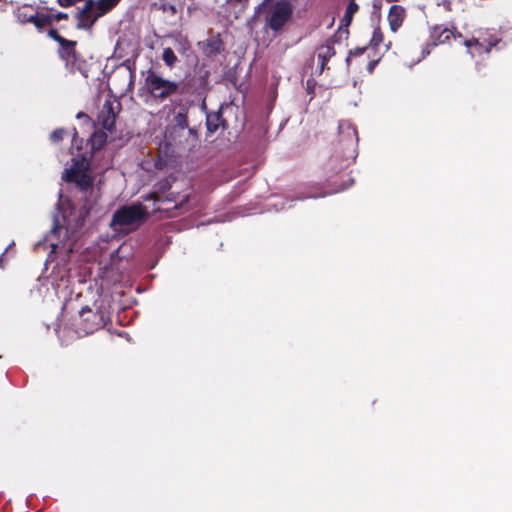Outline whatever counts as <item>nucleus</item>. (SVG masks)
I'll return each mask as SVG.
<instances>
[{
  "mask_svg": "<svg viewBox=\"0 0 512 512\" xmlns=\"http://www.w3.org/2000/svg\"><path fill=\"white\" fill-rule=\"evenodd\" d=\"M58 210L59 214L54 217V227L46 242L49 243L53 255L66 256L76 247L78 233L89 208L85 205L82 209H76L68 198L60 195Z\"/></svg>",
  "mask_w": 512,
  "mask_h": 512,
  "instance_id": "1",
  "label": "nucleus"
},
{
  "mask_svg": "<svg viewBox=\"0 0 512 512\" xmlns=\"http://www.w3.org/2000/svg\"><path fill=\"white\" fill-rule=\"evenodd\" d=\"M159 210L157 199L150 197L143 204L127 205L114 213L111 227L114 231L128 233L135 230L151 213Z\"/></svg>",
  "mask_w": 512,
  "mask_h": 512,
  "instance_id": "2",
  "label": "nucleus"
},
{
  "mask_svg": "<svg viewBox=\"0 0 512 512\" xmlns=\"http://www.w3.org/2000/svg\"><path fill=\"white\" fill-rule=\"evenodd\" d=\"M194 137L193 129L188 128L187 114L178 112L174 115L172 123L167 125L162 137L165 154L168 156L180 155L186 151L189 139Z\"/></svg>",
  "mask_w": 512,
  "mask_h": 512,
  "instance_id": "3",
  "label": "nucleus"
},
{
  "mask_svg": "<svg viewBox=\"0 0 512 512\" xmlns=\"http://www.w3.org/2000/svg\"><path fill=\"white\" fill-rule=\"evenodd\" d=\"M173 186L167 187L162 181V219L176 217L188 211V200L191 195L190 189L179 192L177 189L170 191Z\"/></svg>",
  "mask_w": 512,
  "mask_h": 512,
  "instance_id": "4",
  "label": "nucleus"
},
{
  "mask_svg": "<svg viewBox=\"0 0 512 512\" xmlns=\"http://www.w3.org/2000/svg\"><path fill=\"white\" fill-rule=\"evenodd\" d=\"M62 179L67 183H73L82 192L90 194L97 198V193L93 188V179L89 172V162L87 159L73 160L72 165L63 172Z\"/></svg>",
  "mask_w": 512,
  "mask_h": 512,
  "instance_id": "5",
  "label": "nucleus"
},
{
  "mask_svg": "<svg viewBox=\"0 0 512 512\" xmlns=\"http://www.w3.org/2000/svg\"><path fill=\"white\" fill-rule=\"evenodd\" d=\"M115 6V0H86L84 7L77 14V28L90 29L100 17Z\"/></svg>",
  "mask_w": 512,
  "mask_h": 512,
  "instance_id": "6",
  "label": "nucleus"
},
{
  "mask_svg": "<svg viewBox=\"0 0 512 512\" xmlns=\"http://www.w3.org/2000/svg\"><path fill=\"white\" fill-rule=\"evenodd\" d=\"M502 38L500 34L494 29H486L479 31L476 37L470 40H465L464 44L468 48L472 56L475 54L481 55L489 53L492 47H496Z\"/></svg>",
  "mask_w": 512,
  "mask_h": 512,
  "instance_id": "7",
  "label": "nucleus"
},
{
  "mask_svg": "<svg viewBox=\"0 0 512 512\" xmlns=\"http://www.w3.org/2000/svg\"><path fill=\"white\" fill-rule=\"evenodd\" d=\"M293 15V6L289 1L281 0L275 2L266 20L267 26L274 32H279L289 22Z\"/></svg>",
  "mask_w": 512,
  "mask_h": 512,
  "instance_id": "8",
  "label": "nucleus"
},
{
  "mask_svg": "<svg viewBox=\"0 0 512 512\" xmlns=\"http://www.w3.org/2000/svg\"><path fill=\"white\" fill-rule=\"evenodd\" d=\"M341 39L342 38H339V35L335 33L333 36L329 37L324 44L316 47L315 55L317 57L319 74H322L326 69L329 70L327 64L330 59L336 55L334 46L337 42L341 41Z\"/></svg>",
  "mask_w": 512,
  "mask_h": 512,
  "instance_id": "9",
  "label": "nucleus"
},
{
  "mask_svg": "<svg viewBox=\"0 0 512 512\" xmlns=\"http://www.w3.org/2000/svg\"><path fill=\"white\" fill-rule=\"evenodd\" d=\"M49 280L56 293L66 294L69 292L70 276L65 265L58 263L56 267H54Z\"/></svg>",
  "mask_w": 512,
  "mask_h": 512,
  "instance_id": "10",
  "label": "nucleus"
},
{
  "mask_svg": "<svg viewBox=\"0 0 512 512\" xmlns=\"http://www.w3.org/2000/svg\"><path fill=\"white\" fill-rule=\"evenodd\" d=\"M160 76L155 72H148L143 88V97L147 103L151 105L158 104V98L160 97Z\"/></svg>",
  "mask_w": 512,
  "mask_h": 512,
  "instance_id": "11",
  "label": "nucleus"
},
{
  "mask_svg": "<svg viewBox=\"0 0 512 512\" xmlns=\"http://www.w3.org/2000/svg\"><path fill=\"white\" fill-rule=\"evenodd\" d=\"M455 32L452 29L444 27L442 25H436L433 27L429 42L427 43V54L430 53V49L438 45L449 43L451 38H455Z\"/></svg>",
  "mask_w": 512,
  "mask_h": 512,
  "instance_id": "12",
  "label": "nucleus"
},
{
  "mask_svg": "<svg viewBox=\"0 0 512 512\" xmlns=\"http://www.w3.org/2000/svg\"><path fill=\"white\" fill-rule=\"evenodd\" d=\"M359 11V5L356 3L355 0H349V3L347 5V8L345 10V13L340 21V26L335 32L337 35H339V38H345L347 39L349 36V29L348 27L351 25L353 21L354 15Z\"/></svg>",
  "mask_w": 512,
  "mask_h": 512,
  "instance_id": "13",
  "label": "nucleus"
},
{
  "mask_svg": "<svg viewBox=\"0 0 512 512\" xmlns=\"http://www.w3.org/2000/svg\"><path fill=\"white\" fill-rule=\"evenodd\" d=\"M188 48L189 44L185 39H176L174 49L171 47H165L163 49L162 60L168 67L172 68L178 62L175 51L179 54H184Z\"/></svg>",
  "mask_w": 512,
  "mask_h": 512,
  "instance_id": "14",
  "label": "nucleus"
},
{
  "mask_svg": "<svg viewBox=\"0 0 512 512\" xmlns=\"http://www.w3.org/2000/svg\"><path fill=\"white\" fill-rule=\"evenodd\" d=\"M406 16L407 12L403 6L393 4L390 7L387 20L389 23V28L393 33H396L400 29Z\"/></svg>",
  "mask_w": 512,
  "mask_h": 512,
  "instance_id": "15",
  "label": "nucleus"
},
{
  "mask_svg": "<svg viewBox=\"0 0 512 512\" xmlns=\"http://www.w3.org/2000/svg\"><path fill=\"white\" fill-rule=\"evenodd\" d=\"M98 122L107 131H112L115 124V113L113 110L112 103L107 100L103 104L102 110L98 115Z\"/></svg>",
  "mask_w": 512,
  "mask_h": 512,
  "instance_id": "16",
  "label": "nucleus"
},
{
  "mask_svg": "<svg viewBox=\"0 0 512 512\" xmlns=\"http://www.w3.org/2000/svg\"><path fill=\"white\" fill-rule=\"evenodd\" d=\"M220 126L226 128V121L223 119L221 111L207 114L206 127L209 133H215Z\"/></svg>",
  "mask_w": 512,
  "mask_h": 512,
  "instance_id": "17",
  "label": "nucleus"
},
{
  "mask_svg": "<svg viewBox=\"0 0 512 512\" xmlns=\"http://www.w3.org/2000/svg\"><path fill=\"white\" fill-rule=\"evenodd\" d=\"M384 40V34L380 26H376L373 30L372 37L368 43L371 49L376 50Z\"/></svg>",
  "mask_w": 512,
  "mask_h": 512,
  "instance_id": "18",
  "label": "nucleus"
},
{
  "mask_svg": "<svg viewBox=\"0 0 512 512\" xmlns=\"http://www.w3.org/2000/svg\"><path fill=\"white\" fill-rule=\"evenodd\" d=\"M106 140H107V135L105 132L96 131L90 139L92 149H100L103 146V144L106 142Z\"/></svg>",
  "mask_w": 512,
  "mask_h": 512,
  "instance_id": "19",
  "label": "nucleus"
},
{
  "mask_svg": "<svg viewBox=\"0 0 512 512\" xmlns=\"http://www.w3.org/2000/svg\"><path fill=\"white\" fill-rule=\"evenodd\" d=\"M178 91V84L162 78V98Z\"/></svg>",
  "mask_w": 512,
  "mask_h": 512,
  "instance_id": "20",
  "label": "nucleus"
},
{
  "mask_svg": "<svg viewBox=\"0 0 512 512\" xmlns=\"http://www.w3.org/2000/svg\"><path fill=\"white\" fill-rule=\"evenodd\" d=\"M369 48H370L369 45H366V46H363V47H356L354 49H350L349 52H348V55L346 57V60H345L347 66L350 65L352 57H357V56L363 55Z\"/></svg>",
  "mask_w": 512,
  "mask_h": 512,
  "instance_id": "21",
  "label": "nucleus"
},
{
  "mask_svg": "<svg viewBox=\"0 0 512 512\" xmlns=\"http://www.w3.org/2000/svg\"><path fill=\"white\" fill-rule=\"evenodd\" d=\"M316 84L317 83L313 78H309L306 81V91H307V94H309L311 96V99L314 97Z\"/></svg>",
  "mask_w": 512,
  "mask_h": 512,
  "instance_id": "22",
  "label": "nucleus"
},
{
  "mask_svg": "<svg viewBox=\"0 0 512 512\" xmlns=\"http://www.w3.org/2000/svg\"><path fill=\"white\" fill-rule=\"evenodd\" d=\"M64 130L63 129H57L51 134V140L56 142L63 138Z\"/></svg>",
  "mask_w": 512,
  "mask_h": 512,
  "instance_id": "23",
  "label": "nucleus"
},
{
  "mask_svg": "<svg viewBox=\"0 0 512 512\" xmlns=\"http://www.w3.org/2000/svg\"><path fill=\"white\" fill-rule=\"evenodd\" d=\"M167 11H170L171 14H175L177 10L174 4L162 3V12Z\"/></svg>",
  "mask_w": 512,
  "mask_h": 512,
  "instance_id": "24",
  "label": "nucleus"
},
{
  "mask_svg": "<svg viewBox=\"0 0 512 512\" xmlns=\"http://www.w3.org/2000/svg\"><path fill=\"white\" fill-rule=\"evenodd\" d=\"M379 60H371L367 65V71L368 73L372 74L374 72V69L376 65L378 64Z\"/></svg>",
  "mask_w": 512,
  "mask_h": 512,
  "instance_id": "25",
  "label": "nucleus"
},
{
  "mask_svg": "<svg viewBox=\"0 0 512 512\" xmlns=\"http://www.w3.org/2000/svg\"><path fill=\"white\" fill-rule=\"evenodd\" d=\"M209 46H211V52H218L219 51V47H220V42H216V41H213L211 44H209Z\"/></svg>",
  "mask_w": 512,
  "mask_h": 512,
  "instance_id": "26",
  "label": "nucleus"
},
{
  "mask_svg": "<svg viewBox=\"0 0 512 512\" xmlns=\"http://www.w3.org/2000/svg\"><path fill=\"white\" fill-rule=\"evenodd\" d=\"M50 35L55 38L56 40L60 41V42H64V40L62 38H60L57 33L55 31H51L50 32Z\"/></svg>",
  "mask_w": 512,
  "mask_h": 512,
  "instance_id": "27",
  "label": "nucleus"
},
{
  "mask_svg": "<svg viewBox=\"0 0 512 512\" xmlns=\"http://www.w3.org/2000/svg\"><path fill=\"white\" fill-rule=\"evenodd\" d=\"M77 118H78V119H82V118H83V119H85V120L89 121V119H88L87 115H85V114H83V113H78V114H77Z\"/></svg>",
  "mask_w": 512,
  "mask_h": 512,
  "instance_id": "28",
  "label": "nucleus"
},
{
  "mask_svg": "<svg viewBox=\"0 0 512 512\" xmlns=\"http://www.w3.org/2000/svg\"><path fill=\"white\" fill-rule=\"evenodd\" d=\"M66 17H67V15H66V14H64V13H58V14H57V19H58V20H59V19H62V18H66Z\"/></svg>",
  "mask_w": 512,
  "mask_h": 512,
  "instance_id": "29",
  "label": "nucleus"
},
{
  "mask_svg": "<svg viewBox=\"0 0 512 512\" xmlns=\"http://www.w3.org/2000/svg\"><path fill=\"white\" fill-rule=\"evenodd\" d=\"M77 133H74V140L76 141Z\"/></svg>",
  "mask_w": 512,
  "mask_h": 512,
  "instance_id": "30",
  "label": "nucleus"
},
{
  "mask_svg": "<svg viewBox=\"0 0 512 512\" xmlns=\"http://www.w3.org/2000/svg\"><path fill=\"white\" fill-rule=\"evenodd\" d=\"M119 1H120V0H115V5H117Z\"/></svg>",
  "mask_w": 512,
  "mask_h": 512,
  "instance_id": "31",
  "label": "nucleus"
}]
</instances>
